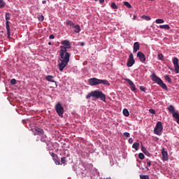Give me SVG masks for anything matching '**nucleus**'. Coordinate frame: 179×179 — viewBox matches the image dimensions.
<instances>
[{
  "instance_id": "obj_32",
  "label": "nucleus",
  "mask_w": 179,
  "mask_h": 179,
  "mask_svg": "<svg viewBox=\"0 0 179 179\" xmlns=\"http://www.w3.org/2000/svg\"><path fill=\"white\" fill-rule=\"evenodd\" d=\"M158 59H160V61H163V59H164V56H163V54L159 53L158 55Z\"/></svg>"
},
{
  "instance_id": "obj_18",
  "label": "nucleus",
  "mask_w": 179,
  "mask_h": 179,
  "mask_svg": "<svg viewBox=\"0 0 179 179\" xmlns=\"http://www.w3.org/2000/svg\"><path fill=\"white\" fill-rule=\"evenodd\" d=\"M73 27L74 33H80V26H79V24L74 25Z\"/></svg>"
},
{
  "instance_id": "obj_31",
  "label": "nucleus",
  "mask_w": 179,
  "mask_h": 179,
  "mask_svg": "<svg viewBox=\"0 0 179 179\" xmlns=\"http://www.w3.org/2000/svg\"><path fill=\"white\" fill-rule=\"evenodd\" d=\"M138 158L141 160H143L145 159V155H143V153L141 152L138 154Z\"/></svg>"
},
{
  "instance_id": "obj_36",
  "label": "nucleus",
  "mask_w": 179,
  "mask_h": 179,
  "mask_svg": "<svg viewBox=\"0 0 179 179\" xmlns=\"http://www.w3.org/2000/svg\"><path fill=\"white\" fill-rule=\"evenodd\" d=\"M146 162H147V166H148V167H150V166H152V162H150V159H147Z\"/></svg>"
},
{
  "instance_id": "obj_47",
  "label": "nucleus",
  "mask_w": 179,
  "mask_h": 179,
  "mask_svg": "<svg viewBox=\"0 0 179 179\" xmlns=\"http://www.w3.org/2000/svg\"><path fill=\"white\" fill-rule=\"evenodd\" d=\"M135 19H136V15H134V16H133V20H135Z\"/></svg>"
},
{
  "instance_id": "obj_27",
  "label": "nucleus",
  "mask_w": 179,
  "mask_h": 179,
  "mask_svg": "<svg viewBox=\"0 0 179 179\" xmlns=\"http://www.w3.org/2000/svg\"><path fill=\"white\" fill-rule=\"evenodd\" d=\"M50 155L52 156L53 160H57V155L54 152H50Z\"/></svg>"
},
{
  "instance_id": "obj_45",
  "label": "nucleus",
  "mask_w": 179,
  "mask_h": 179,
  "mask_svg": "<svg viewBox=\"0 0 179 179\" xmlns=\"http://www.w3.org/2000/svg\"><path fill=\"white\" fill-rule=\"evenodd\" d=\"M80 45H81V47H83V45H85V42H80Z\"/></svg>"
},
{
  "instance_id": "obj_37",
  "label": "nucleus",
  "mask_w": 179,
  "mask_h": 179,
  "mask_svg": "<svg viewBox=\"0 0 179 179\" xmlns=\"http://www.w3.org/2000/svg\"><path fill=\"white\" fill-rule=\"evenodd\" d=\"M123 136H126V138H129V136H131V134L128 132H124L123 133Z\"/></svg>"
},
{
  "instance_id": "obj_29",
  "label": "nucleus",
  "mask_w": 179,
  "mask_h": 179,
  "mask_svg": "<svg viewBox=\"0 0 179 179\" xmlns=\"http://www.w3.org/2000/svg\"><path fill=\"white\" fill-rule=\"evenodd\" d=\"M110 8H112V9H118V6H117V4H115V3H112L110 5Z\"/></svg>"
},
{
  "instance_id": "obj_17",
  "label": "nucleus",
  "mask_w": 179,
  "mask_h": 179,
  "mask_svg": "<svg viewBox=\"0 0 179 179\" xmlns=\"http://www.w3.org/2000/svg\"><path fill=\"white\" fill-rule=\"evenodd\" d=\"M41 141L45 143H47V142H48V138L47 137V136L45 134H42L41 137Z\"/></svg>"
},
{
  "instance_id": "obj_4",
  "label": "nucleus",
  "mask_w": 179,
  "mask_h": 179,
  "mask_svg": "<svg viewBox=\"0 0 179 179\" xmlns=\"http://www.w3.org/2000/svg\"><path fill=\"white\" fill-rule=\"evenodd\" d=\"M151 79L153 82L157 83V85H159V86H160L162 89H164V90H169V89L167 88V85H166V84L163 82V80H162V78L156 76V73H153L151 75Z\"/></svg>"
},
{
  "instance_id": "obj_48",
  "label": "nucleus",
  "mask_w": 179,
  "mask_h": 179,
  "mask_svg": "<svg viewBox=\"0 0 179 179\" xmlns=\"http://www.w3.org/2000/svg\"><path fill=\"white\" fill-rule=\"evenodd\" d=\"M42 3H47V1L45 0L42 1Z\"/></svg>"
},
{
  "instance_id": "obj_22",
  "label": "nucleus",
  "mask_w": 179,
  "mask_h": 179,
  "mask_svg": "<svg viewBox=\"0 0 179 179\" xmlns=\"http://www.w3.org/2000/svg\"><path fill=\"white\" fill-rule=\"evenodd\" d=\"M142 151L146 156L150 157V154L149 153V151L146 150V148L142 147Z\"/></svg>"
},
{
  "instance_id": "obj_39",
  "label": "nucleus",
  "mask_w": 179,
  "mask_h": 179,
  "mask_svg": "<svg viewBox=\"0 0 179 179\" xmlns=\"http://www.w3.org/2000/svg\"><path fill=\"white\" fill-rule=\"evenodd\" d=\"M10 83H11V85H16V79L13 78V79L10 80Z\"/></svg>"
},
{
  "instance_id": "obj_50",
  "label": "nucleus",
  "mask_w": 179,
  "mask_h": 179,
  "mask_svg": "<svg viewBox=\"0 0 179 179\" xmlns=\"http://www.w3.org/2000/svg\"><path fill=\"white\" fill-rule=\"evenodd\" d=\"M95 1H97V0H95Z\"/></svg>"
},
{
  "instance_id": "obj_16",
  "label": "nucleus",
  "mask_w": 179,
  "mask_h": 179,
  "mask_svg": "<svg viewBox=\"0 0 179 179\" xmlns=\"http://www.w3.org/2000/svg\"><path fill=\"white\" fill-rule=\"evenodd\" d=\"M35 131L37 132L38 135H43L44 134V130L40 127H35Z\"/></svg>"
},
{
  "instance_id": "obj_2",
  "label": "nucleus",
  "mask_w": 179,
  "mask_h": 179,
  "mask_svg": "<svg viewBox=\"0 0 179 179\" xmlns=\"http://www.w3.org/2000/svg\"><path fill=\"white\" fill-rule=\"evenodd\" d=\"M90 97H95V99H100L102 101L106 103V94L103 93L102 91L95 90L89 93L86 96V99H90Z\"/></svg>"
},
{
  "instance_id": "obj_26",
  "label": "nucleus",
  "mask_w": 179,
  "mask_h": 179,
  "mask_svg": "<svg viewBox=\"0 0 179 179\" xmlns=\"http://www.w3.org/2000/svg\"><path fill=\"white\" fill-rule=\"evenodd\" d=\"M62 44L63 45V47H65L66 45H69V44H70V43H69V41L65 40V41H62Z\"/></svg>"
},
{
  "instance_id": "obj_8",
  "label": "nucleus",
  "mask_w": 179,
  "mask_h": 179,
  "mask_svg": "<svg viewBox=\"0 0 179 179\" xmlns=\"http://www.w3.org/2000/svg\"><path fill=\"white\" fill-rule=\"evenodd\" d=\"M134 64H135V59H134V55L131 53L129 55L127 65L129 68H131Z\"/></svg>"
},
{
  "instance_id": "obj_33",
  "label": "nucleus",
  "mask_w": 179,
  "mask_h": 179,
  "mask_svg": "<svg viewBox=\"0 0 179 179\" xmlns=\"http://www.w3.org/2000/svg\"><path fill=\"white\" fill-rule=\"evenodd\" d=\"M61 162L62 163V164H65V163H66V157H62Z\"/></svg>"
},
{
  "instance_id": "obj_46",
  "label": "nucleus",
  "mask_w": 179,
  "mask_h": 179,
  "mask_svg": "<svg viewBox=\"0 0 179 179\" xmlns=\"http://www.w3.org/2000/svg\"><path fill=\"white\" fill-rule=\"evenodd\" d=\"M100 3H104V0H99Z\"/></svg>"
},
{
  "instance_id": "obj_5",
  "label": "nucleus",
  "mask_w": 179,
  "mask_h": 179,
  "mask_svg": "<svg viewBox=\"0 0 179 179\" xmlns=\"http://www.w3.org/2000/svg\"><path fill=\"white\" fill-rule=\"evenodd\" d=\"M6 29L7 30L8 38H10V26L9 25V20H10V13H6Z\"/></svg>"
},
{
  "instance_id": "obj_28",
  "label": "nucleus",
  "mask_w": 179,
  "mask_h": 179,
  "mask_svg": "<svg viewBox=\"0 0 179 179\" xmlns=\"http://www.w3.org/2000/svg\"><path fill=\"white\" fill-rule=\"evenodd\" d=\"M140 178L141 179H150V178H149V176H148V175H140Z\"/></svg>"
},
{
  "instance_id": "obj_40",
  "label": "nucleus",
  "mask_w": 179,
  "mask_h": 179,
  "mask_svg": "<svg viewBox=\"0 0 179 179\" xmlns=\"http://www.w3.org/2000/svg\"><path fill=\"white\" fill-rule=\"evenodd\" d=\"M149 113H150V114H156V110H155V109H150Z\"/></svg>"
},
{
  "instance_id": "obj_30",
  "label": "nucleus",
  "mask_w": 179,
  "mask_h": 179,
  "mask_svg": "<svg viewBox=\"0 0 179 179\" xmlns=\"http://www.w3.org/2000/svg\"><path fill=\"white\" fill-rule=\"evenodd\" d=\"M164 79H165V80H166V82L171 83V78H170V77L169 76H165Z\"/></svg>"
},
{
  "instance_id": "obj_20",
  "label": "nucleus",
  "mask_w": 179,
  "mask_h": 179,
  "mask_svg": "<svg viewBox=\"0 0 179 179\" xmlns=\"http://www.w3.org/2000/svg\"><path fill=\"white\" fill-rule=\"evenodd\" d=\"M66 24L67 26H71V27H73L75 26V24H73V22H72L71 20H66Z\"/></svg>"
},
{
  "instance_id": "obj_41",
  "label": "nucleus",
  "mask_w": 179,
  "mask_h": 179,
  "mask_svg": "<svg viewBox=\"0 0 179 179\" xmlns=\"http://www.w3.org/2000/svg\"><path fill=\"white\" fill-rule=\"evenodd\" d=\"M140 90H141V92H146V88L143 86H141Z\"/></svg>"
},
{
  "instance_id": "obj_25",
  "label": "nucleus",
  "mask_w": 179,
  "mask_h": 179,
  "mask_svg": "<svg viewBox=\"0 0 179 179\" xmlns=\"http://www.w3.org/2000/svg\"><path fill=\"white\" fill-rule=\"evenodd\" d=\"M155 22L157 24H161L162 23H164V20L163 19H157L155 20Z\"/></svg>"
},
{
  "instance_id": "obj_1",
  "label": "nucleus",
  "mask_w": 179,
  "mask_h": 179,
  "mask_svg": "<svg viewBox=\"0 0 179 179\" xmlns=\"http://www.w3.org/2000/svg\"><path fill=\"white\" fill-rule=\"evenodd\" d=\"M72 48L71 43L69 45H61L59 50L60 58L58 59L59 69L60 72H62L65 67L68 65L69 62V58H71V53L68 52V49Z\"/></svg>"
},
{
  "instance_id": "obj_24",
  "label": "nucleus",
  "mask_w": 179,
  "mask_h": 179,
  "mask_svg": "<svg viewBox=\"0 0 179 179\" xmlns=\"http://www.w3.org/2000/svg\"><path fill=\"white\" fill-rule=\"evenodd\" d=\"M123 114L125 117H129V111H128V109L124 108L123 110Z\"/></svg>"
},
{
  "instance_id": "obj_42",
  "label": "nucleus",
  "mask_w": 179,
  "mask_h": 179,
  "mask_svg": "<svg viewBox=\"0 0 179 179\" xmlns=\"http://www.w3.org/2000/svg\"><path fill=\"white\" fill-rule=\"evenodd\" d=\"M49 38L50 40H54V38H55V36L53 34H51V35H50Z\"/></svg>"
},
{
  "instance_id": "obj_15",
  "label": "nucleus",
  "mask_w": 179,
  "mask_h": 179,
  "mask_svg": "<svg viewBox=\"0 0 179 179\" xmlns=\"http://www.w3.org/2000/svg\"><path fill=\"white\" fill-rule=\"evenodd\" d=\"M45 79L48 80V82H52V83H55L56 86H58L57 85V81L52 80L54 79V76H47Z\"/></svg>"
},
{
  "instance_id": "obj_43",
  "label": "nucleus",
  "mask_w": 179,
  "mask_h": 179,
  "mask_svg": "<svg viewBox=\"0 0 179 179\" xmlns=\"http://www.w3.org/2000/svg\"><path fill=\"white\" fill-rule=\"evenodd\" d=\"M54 162H55L56 164H58V165L61 164V162H59V160H58L57 159H56V160H54Z\"/></svg>"
},
{
  "instance_id": "obj_12",
  "label": "nucleus",
  "mask_w": 179,
  "mask_h": 179,
  "mask_svg": "<svg viewBox=\"0 0 179 179\" xmlns=\"http://www.w3.org/2000/svg\"><path fill=\"white\" fill-rule=\"evenodd\" d=\"M137 57L141 62H145V61H146V57L142 52H138Z\"/></svg>"
},
{
  "instance_id": "obj_21",
  "label": "nucleus",
  "mask_w": 179,
  "mask_h": 179,
  "mask_svg": "<svg viewBox=\"0 0 179 179\" xmlns=\"http://www.w3.org/2000/svg\"><path fill=\"white\" fill-rule=\"evenodd\" d=\"M133 149L138 150L139 149V143H134L132 145Z\"/></svg>"
},
{
  "instance_id": "obj_23",
  "label": "nucleus",
  "mask_w": 179,
  "mask_h": 179,
  "mask_svg": "<svg viewBox=\"0 0 179 179\" xmlns=\"http://www.w3.org/2000/svg\"><path fill=\"white\" fill-rule=\"evenodd\" d=\"M5 6H6V3H5L3 0H0V9L5 8Z\"/></svg>"
},
{
  "instance_id": "obj_34",
  "label": "nucleus",
  "mask_w": 179,
  "mask_h": 179,
  "mask_svg": "<svg viewBox=\"0 0 179 179\" xmlns=\"http://www.w3.org/2000/svg\"><path fill=\"white\" fill-rule=\"evenodd\" d=\"M124 6L129 8H132V6L128 1H124Z\"/></svg>"
},
{
  "instance_id": "obj_13",
  "label": "nucleus",
  "mask_w": 179,
  "mask_h": 179,
  "mask_svg": "<svg viewBox=\"0 0 179 179\" xmlns=\"http://www.w3.org/2000/svg\"><path fill=\"white\" fill-rule=\"evenodd\" d=\"M168 110L169 113L173 115V117H174V114H178V113H176V108H174V106H173V105H170L168 107Z\"/></svg>"
},
{
  "instance_id": "obj_19",
  "label": "nucleus",
  "mask_w": 179,
  "mask_h": 179,
  "mask_svg": "<svg viewBox=\"0 0 179 179\" xmlns=\"http://www.w3.org/2000/svg\"><path fill=\"white\" fill-rule=\"evenodd\" d=\"M159 29H164V30H170V26L169 24L159 25Z\"/></svg>"
},
{
  "instance_id": "obj_9",
  "label": "nucleus",
  "mask_w": 179,
  "mask_h": 179,
  "mask_svg": "<svg viewBox=\"0 0 179 179\" xmlns=\"http://www.w3.org/2000/svg\"><path fill=\"white\" fill-rule=\"evenodd\" d=\"M124 80H125V82H127V83H129L130 89L132 90V92H136V87L135 86V84L134 83V82H132V80L129 78H124Z\"/></svg>"
},
{
  "instance_id": "obj_6",
  "label": "nucleus",
  "mask_w": 179,
  "mask_h": 179,
  "mask_svg": "<svg viewBox=\"0 0 179 179\" xmlns=\"http://www.w3.org/2000/svg\"><path fill=\"white\" fill-rule=\"evenodd\" d=\"M154 132L156 135H162L163 132V124L162 122H158L155 127Z\"/></svg>"
},
{
  "instance_id": "obj_7",
  "label": "nucleus",
  "mask_w": 179,
  "mask_h": 179,
  "mask_svg": "<svg viewBox=\"0 0 179 179\" xmlns=\"http://www.w3.org/2000/svg\"><path fill=\"white\" fill-rule=\"evenodd\" d=\"M55 110L59 117L64 115V107L59 103H57L55 106Z\"/></svg>"
},
{
  "instance_id": "obj_11",
  "label": "nucleus",
  "mask_w": 179,
  "mask_h": 179,
  "mask_svg": "<svg viewBox=\"0 0 179 179\" xmlns=\"http://www.w3.org/2000/svg\"><path fill=\"white\" fill-rule=\"evenodd\" d=\"M162 160H164V162H167V160H169V153L164 148L162 149Z\"/></svg>"
},
{
  "instance_id": "obj_3",
  "label": "nucleus",
  "mask_w": 179,
  "mask_h": 179,
  "mask_svg": "<svg viewBox=\"0 0 179 179\" xmlns=\"http://www.w3.org/2000/svg\"><path fill=\"white\" fill-rule=\"evenodd\" d=\"M88 83L90 86H97L98 85H106L110 86V83L107 80H100L99 78H92L88 80Z\"/></svg>"
},
{
  "instance_id": "obj_44",
  "label": "nucleus",
  "mask_w": 179,
  "mask_h": 179,
  "mask_svg": "<svg viewBox=\"0 0 179 179\" xmlns=\"http://www.w3.org/2000/svg\"><path fill=\"white\" fill-rule=\"evenodd\" d=\"M129 143H134V139H132V138L129 139Z\"/></svg>"
},
{
  "instance_id": "obj_10",
  "label": "nucleus",
  "mask_w": 179,
  "mask_h": 179,
  "mask_svg": "<svg viewBox=\"0 0 179 179\" xmlns=\"http://www.w3.org/2000/svg\"><path fill=\"white\" fill-rule=\"evenodd\" d=\"M173 62L175 68V73H179L178 58L173 57Z\"/></svg>"
},
{
  "instance_id": "obj_14",
  "label": "nucleus",
  "mask_w": 179,
  "mask_h": 179,
  "mask_svg": "<svg viewBox=\"0 0 179 179\" xmlns=\"http://www.w3.org/2000/svg\"><path fill=\"white\" fill-rule=\"evenodd\" d=\"M141 47L139 45V43L135 42L134 43V48H133V52H138L139 51Z\"/></svg>"
},
{
  "instance_id": "obj_38",
  "label": "nucleus",
  "mask_w": 179,
  "mask_h": 179,
  "mask_svg": "<svg viewBox=\"0 0 179 179\" xmlns=\"http://www.w3.org/2000/svg\"><path fill=\"white\" fill-rule=\"evenodd\" d=\"M38 20L43 22L44 20V16L43 15L38 16Z\"/></svg>"
},
{
  "instance_id": "obj_35",
  "label": "nucleus",
  "mask_w": 179,
  "mask_h": 179,
  "mask_svg": "<svg viewBox=\"0 0 179 179\" xmlns=\"http://www.w3.org/2000/svg\"><path fill=\"white\" fill-rule=\"evenodd\" d=\"M143 19H145V20H150V16L149 15H143Z\"/></svg>"
},
{
  "instance_id": "obj_49",
  "label": "nucleus",
  "mask_w": 179,
  "mask_h": 179,
  "mask_svg": "<svg viewBox=\"0 0 179 179\" xmlns=\"http://www.w3.org/2000/svg\"><path fill=\"white\" fill-rule=\"evenodd\" d=\"M48 45H51V42H49V43H48Z\"/></svg>"
}]
</instances>
